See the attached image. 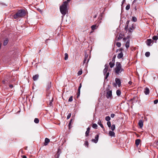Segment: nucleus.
Returning a JSON list of instances; mask_svg holds the SVG:
<instances>
[{"label":"nucleus","instance_id":"f257e3e1","mask_svg":"<svg viewBox=\"0 0 158 158\" xmlns=\"http://www.w3.org/2000/svg\"><path fill=\"white\" fill-rule=\"evenodd\" d=\"M27 12V11L25 10H19L13 15V17L14 19H16L18 18L23 17L26 15Z\"/></svg>","mask_w":158,"mask_h":158},{"label":"nucleus","instance_id":"f03ea898","mask_svg":"<svg viewBox=\"0 0 158 158\" xmlns=\"http://www.w3.org/2000/svg\"><path fill=\"white\" fill-rule=\"evenodd\" d=\"M60 11L63 15V16H64L66 14L67 11V1H64L60 7Z\"/></svg>","mask_w":158,"mask_h":158},{"label":"nucleus","instance_id":"7ed1b4c3","mask_svg":"<svg viewBox=\"0 0 158 158\" xmlns=\"http://www.w3.org/2000/svg\"><path fill=\"white\" fill-rule=\"evenodd\" d=\"M124 70L122 68L121 63L119 62H117L116 67L114 69V72L117 75H119L122 72H124Z\"/></svg>","mask_w":158,"mask_h":158},{"label":"nucleus","instance_id":"20e7f679","mask_svg":"<svg viewBox=\"0 0 158 158\" xmlns=\"http://www.w3.org/2000/svg\"><path fill=\"white\" fill-rule=\"evenodd\" d=\"M110 85H108V87L106 88V97L107 98H112V90H110Z\"/></svg>","mask_w":158,"mask_h":158},{"label":"nucleus","instance_id":"39448f33","mask_svg":"<svg viewBox=\"0 0 158 158\" xmlns=\"http://www.w3.org/2000/svg\"><path fill=\"white\" fill-rule=\"evenodd\" d=\"M153 40L151 39H147L146 42V44L148 46H151L152 45L151 44L153 43Z\"/></svg>","mask_w":158,"mask_h":158},{"label":"nucleus","instance_id":"423d86ee","mask_svg":"<svg viewBox=\"0 0 158 158\" xmlns=\"http://www.w3.org/2000/svg\"><path fill=\"white\" fill-rule=\"evenodd\" d=\"M99 135L97 134L95 137V139H93L92 140V141L95 143H97L98 140Z\"/></svg>","mask_w":158,"mask_h":158},{"label":"nucleus","instance_id":"0eeeda50","mask_svg":"<svg viewBox=\"0 0 158 158\" xmlns=\"http://www.w3.org/2000/svg\"><path fill=\"white\" fill-rule=\"evenodd\" d=\"M115 81L117 84L118 87H120L121 86V82L120 79L118 78H116L115 79Z\"/></svg>","mask_w":158,"mask_h":158},{"label":"nucleus","instance_id":"6e6552de","mask_svg":"<svg viewBox=\"0 0 158 158\" xmlns=\"http://www.w3.org/2000/svg\"><path fill=\"white\" fill-rule=\"evenodd\" d=\"M81 86H82L81 84V83H80L79 84V86L78 88V92L77 94V98H78L80 96V89H81Z\"/></svg>","mask_w":158,"mask_h":158},{"label":"nucleus","instance_id":"1a4fd4ad","mask_svg":"<svg viewBox=\"0 0 158 158\" xmlns=\"http://www.w3.org/2000/svg\"><path fill=\"white\" fill-rule=\"evenodd\" d=\"M144 92L146 95L149 94V88L147 87L145 88L144 90Z\"/></svg>","mask_w":158,"mask_h":158},{"label":"nucleus","instance_id":"9d476101","mask_svg":"<svg viewBox=\"0 0 158 158\" xmlns=\"http://www.w3.org/2000/svg\"><path fill=\"white\" fill-rule=\"evenodd\" d=\"M98 124L103 129V130L104 131L105 130V128L103 124L102 123L100 119L98 120Z\"/></svg>","mask_w":158,"mask_h":158},{"label":"nucleus","instance_id":"9b49d317","mask_svg":"<svg viewBox=\"0 0 158 158\" xmlns=\"http://www.w3.org/2000/svg\"><path fill=\"white\" fill-rule=\"evenodd\" d=\"M109 135L111 137H115V133L113 131H110L109 132Z\"/></svg>","mask_w":158,"mask_h":158},{"label":"nucleus","instance_id":"f8f14e48","mask_svg":"<svg viewBox=\"0 0 158 158\" xmlns=\"http://www.w3.org/2000/svg\"><path fill=\"white\" fill-rule=\"evenodd\" d=\"M49 142L50 139L48 138H46L45 139L44 143V145H47Z\"/></svg>","mask_w":158,"mask_h":158},{"label":"nucleus","instance_id":"ddd939ff","mask_svg":"<svg viewBox=\"0 0 158 158\" xmlns=\"http://www.w3.org/2000/svg\"><path fill=\"white\" fill-rule=\"evenodd\" d=\"M138 124L140 128L143 127V122L142 120H139L138 122Z\"/></svg>","mask_w":158,"mask_h":158},{"label":"nucleus","instance_id":"4468645a","mask_svg":"<svg viewBox=\"0 0 158 158\" xmlns=\"http://www.w3.org/2000/svg\"><path fill=\"white\" fill-rule=\"evenodd\" d=\"M51 87V82H48L47 86V90H48Z\"/></svg>","mask_w":158,"mask_h":158},{"label":"nucleus","instance_id":"2eb2a0df","mask_svg":"<svg viewBox=\"0 0 158 158\" xmlns=\"http://www.w3.org/2000/svg\"><path fill=\"white\" fill-rule=\"evenodd\" d=\"M9 42V40L7 38L4 41L3 45L4 46H5Z\"/></svg>","mask_w":158,"mask_h":158},{"label":"nucleus","instance_id":"dca6fc26","mask_svg":"<svg viewBox=\"0 0 158 158\" xmlns=\"http://www.w3.org/2000/svg\"><path fill=\"white\" fill-rule=\"evenodd\" d=\"M123 56V54L122 52H121L119 53L117 56V58L118 59H120L122 58Z\"/></svg>","mask_w":158,"mask_h":158},{"label":"nucleus","instance_id":"f3484780","mask_svg":"<svg viewBox=\"0 0 158 158\" xmlns=\"http://www.w3.org/2000/svg\"><path fill=\"white\" fill-rule=\"evenodd\" d=\"M61 153V150L60 148H58L57 150V152L56 153V155H57V158H58L59 157L60 154Z\"/></svg>","mask_w":158,"mask_h":158},{"label":"nucleus","instance_id":"a211bd4d","mask_svg":"<svg viewBox=\"0 0 158 158\" xmlns=\"http://www.w3.org/2000/svg\"><path fill=\"white\" fill-rule=\"evenodd\" d=\"M141 141V140L139 139H137L135 141V144L137 146H138Z\"/></svg>","mask_w":158,"mask_h":158},{"label":"nucleus","instance_id":"6ab92c4d","mask_svg":"<svg viewBox=\"0 0 158 158\" xmlns=\"http://www.w3.org/2000/svg\"><path fill=\"white\" fill-rule=\"evenodd\" d=\"M110 67L111 68L114 67V62L113 61L110 62L109 63Z\"/></svg>","mask_w":158,"mask_h":158},{"label":"nucleus","instance_id":"aec40b11","mask_svg":"<svg viewBox=\"0 0 158 158\" xmlns=\"http://www.w3.org/2000/svg\"><path fill=\"white\" fill-rule=\"evenodd\" d=\"M39 76L38 74L35 75L33 76V79L34 81H36L38 78Z\"/></svg>","mask_w":158,"mask_h":158},{"label":"nucleus","instance_id":"412c9836","mask_svg":"<svg viewBox=\"0 0 158 158\" xmlns=\"http://www.w3.org/2000/svg\"><path fill=\"white\" fill-rule=\"evenodd\" d=\"M129 44H130V40H128L125 44V46L127 48H128L129 47Z\"/></svg>","mask_w":158,"mask_h":158},{"label":"nucleus","instance_id":"4be33fe9","mask_svg":"<svg viewBox=\"0 0 158 158\" xmlns=\"http://www.w3.org/2000/svg\"><path fill=\"white\" fill-rule=\"evenodd\" d=\"M123 35L120 34L119 35L118 37L117 38V39H116V40L117 41H119L121 39H122L123 38Z\"/></svg>","mask_w":158,"mask_h":158},{"label":"nucleus","instance_id":"5701e85b","mask_svg":"<svg viewBox=\"0 0 158 158\" xmlns=\"http://www.w3.org/2000/svg\"><path fill=\"white\" fill-rule=\"evenodd\" d=\"M121 91L119 89L116 91V94L118 96H119L121 95Z\"/></svg>","mask_w":158,"mask_h":158},{"label":"nucleus","instance_id":"b1692460","mask_svg":"<svg viewBox=\"0 0 158 158\" xmlns=\"http://www.w3.org/2000/svg\"><path fill=\"white\" fill-rule=\"evenodd\" d=\"M89 60V59H86V58H84V60H83V64H85L86 63V61H87L86 63L87 64Z\"/></svg>","mask_w":158,"mask_h":158},{"label":"nucleus","instance_id":"393cba45","mask_svg":"<svg viewBox=\"0 0 158 158\" xmlns=\"http://www.w3.org/2000/svg\"><path fill=\"white\" fill-rule=\"evenodd\" d=\"M109 74H110V73L109 72H107V73H106V74L105 75H104L105 76L104 79L105 80H106L107 79V78L109 76Z\"/></svg>","mask_w":158,"mask_h":158},{"label":"nucleus","instance_id":"a878e982","mask_svg":"<svg viewBox=\"0 0 158 158\" xmlns=\"http://www.w3.org/2000/svg\"><path fill=\"white\" fill-rule=\"evenodd\" d=\"M91 28L92 30H94L97 29V26L96 25H93L91 26Z\"/></svg>","mask_w":158,"mask_h":158},{"label":"nucleus","instance_id":"bb28decb","mask_svg":"<svg viewBox=\"0 0 158 158\" xmlns=\"http://www.w3.org/2000/svg\"><path fill=\"white\" fill-rule=\"evenodd\" d=\"M110 117L109 116H107L105 118V120L107 122L110 121Z\"/></svg>","mask_w":158,"mask_h":158},{"label":"nucleus","instance_id":"cd10ccee","mask_svg":"<svg viewBox=\"0 0 158 158\" xmlns=\"http://www.w3.org/2000/svg\"><path fill=\"white\" fill-rule=\"evenodd\" d=\"M110 127H111V129L112 131H114L115 128V124L112 125Z\"/></svg>","mask_w":158,"mask_h":158},{"label":"nucleus","instance_id":"c85d7f7f","mask_svg":"<svg viewBox=\"0 0 158 158\" xmlns=\"http://www.w3.org/2000/svg\"><path fill=\"white\" fill-rule=\"evenodd\" d=\"M68 58V55L67 53H65L64 54V60H67Z\"/></svg>","mask_w":158,"mask_h":158},{"label":"nucleus","instance_id":"c756f323","mask_svg":"<svg viewBox=\"0 0 158 158\" xmlns=\"http://www.w3.org/2000/svg\"><path fill=\"white\" fill-rule=\"evenodd\" d=\"M132 28L130 27L129 28L128 30L129 32H132L133 31V29H134V28L133 26H132Z\"/></svg>","mask_w":158,"mask_h":158},{"label":"nucleus","instance_id":"7c9ffc66","mask_svg":"<svg viewBox=\"0 0 158 158\" xmlns=\"http://www.w3.org/2000/svg\"><path fill=\"white\" fill-rule=\"evenodd\" d=\"M98 127L96 123H94L92 125V127L94 129H97Z\"/></svg>","mask_w":158,"mask_h":158},{"label":"nucleus","instance_id":"2f4dec72","mask_svg":"<svg viewBox=\"0 0 158 158\" xmlns=\"http://www.w3.org/2000/svg\"><path fill=\"white\" fill-rule=\"evenodd\" d=\"M34 122L36 123H38L39 122V120L38 118H35L34 120Z\"/></svg>","mask_w":158,"mask_h":158},{"label":"nucleus","instance_id":"473e14b6","mask_svg":"<svg viewBox=\"0 0 158 158\" xmlns=\"http://www.w3.org/2000/svg\"><path fill=\"white\" fill-rule=\"evenodd\" d=\"M132 20L134 22H136L137 21V19L135 17H133L132 18Z\"/></svg>","mask_w":158,"mask_h":158},{"label":"nucleus","instance_id":"72a5a7b5","mask_svg":"<svg viewBox=\"0 0 158 158\" xmlns=\"http://www.w3.org/2000/svg\"><path fill=\"white\" fill-rule=\"evenodd\" d=\"M150 55V53L149 52H146L145 53V56L146 57H149Z\"/></svg>","mask_w":158,"mask_h":158},{"label":"nucleus","instance_id":"f704fd0d","mask_svg":"<svg viewBox=\"0 0 158 158\" xmlns=\"http://www.w3.org/2000/svg\"><path fill=\"white\" fill-rule=\"evenodd\" d=\"M108 69H104L103 70V73L104 75H105L107 73V71Z\"/></svg>","mask_w":158,"mask_h":158},{"label":"nucleus","instance_id":"c9c22d12","mask_svg":"<svg viewBox=\"0 0 158 158\" xmlns=\"http://www.w3.org/2000/svg\"><path fill=\"white\" fill-rule=\"evenodd\" d=\"M152 39L154 40H156L158 39V37L156 35H154Z\"/></svg>","mask_w":158,"mask_h":158},{"label":"nucleus","instance_id":"e433bc0d","mask_svg":"<svg viewBox=\"0 0 158 158\" xmlns=\"http://www.w3.org/2000/svg\"><path fill=\"white\" fill-rule=\"evenodd\" d=\"M116 45L118 47H120L121 46V43L120 42H117L116 43Z\"/></svg>","mask_w":158,"mask_h":158},{"label":"nucleus","instance_id":"4c0bfd02","mask_svg":"<svg viewBox=\"0 0 158 158\" xmlns=\"http://www.w3.org/2000/svg\"><path fill=\"white\" fill-rule=\"evenodd\" d=\"M89 131H86L85 133V136L86 137H87L89 136Z\"/></svg>","mask_w":158,"mask_h":158},{"label":"nucleus","instance_id":"58836bf2","mask_svg":"<svg viewBox=\"0 0 158 158\" xmlns=\"http://www.w3.org/2000/svg\"><path fill=\"white\" fill-rule=\"evenodd\" d=\"M72 119H71L69 123V124H68V126L69 127V128H70V126H71V123L72 122Z\"/></svg>","mask_w":158,"mask_h":158},{"label":"nucleus","instance_id":"ea45409f","mask_svg":"<svg viewBox=\"0 0 158 158\" xmlns=\"http://www.w3.org/2000/svg\"><path fill=\"white\" fill-rule=\"evenodd\" d=\"M130 8V4H128L126 6V9L127 10H128Z\"/></svg>","mask_w":158,"mask_h":158},{"label":"nucleus","instance_id":"a19ab883","mask_svg":"<svg viewBox=\"0 0 158 158\" xmlns=\"http://www.w3.org/2000/svg\"><path fill=\"white\" fill-rule=\"evenodd\" d=\"M107 125L108 127H111V123L110 121H108L107 122Z\"/></svg>","mask_w":158,"mask_h":158},{"label":"nucleus","instance_id":"79ce46f5","mask_svg":"<svg viewBox=\"0 0 158 158\" xmlns=\"http://www.w3.org/2000/svg\"><path fill=\"white\" fill-rule=\"evenodd\" d=\"M85 145L87 147H88L89 146V143L87 141H85Z\"/></svg>","mask_w":158,"mask_h":158},{"label":"nucleus","instance_id":"37998d69","mask_svg":"<svg viewBox=\"0 0 158 158\" xmlns=\"http://www.w3.org/2000/svg\"><path fill=\"white\" fill-rule=\"evenodd\" d=\"M82 73V70H80L77 73L78 75H81Z\"/></svg>","mask_w":158,"mask_h":158},{"label":"nucleus","instance_id":"c03bdc74","mask_svg":"<svg viewBox=\"0 0 158 158\" xmlns=\"http://www.w3.org/2000/svg\"><path fill=\"white\" fill-rule=\"evenodd\" d=\"M88 54H87V53H85L84 58H86V59H89V58H88Z\"/></svg>","mask_w":158,"mask_h":158},{"label":"nucleus","instance_id":"a18cd8bd","mask_svg":"<svg viewBox=\"0 0 158 158\" xmlns=\"http://www.w3.org/2000/svg\"><path fill=\"white\" fill-rule=\"evenodd\" d=\"M73 101V96H71L69 99L68 101L69 102H72Z\"/></svg>","mask_w":158,"mask_h":158},{"label":"nucleus","instance_id":"49530a36","mask_svg":"<svg viewBox=\"0 0 158 158\" xmlns=\"http://www.w3.org/2000/svg\"><path fill=\"white\" fill-rule=\"evenodd\" d=\"M115 57H116V55H114L112 58V61L114 62Z\"/></svg>","mask_w":158,"mask_h":158},{"label":"nucleus","instance_id":"de8ad7c7","mask_svg":"<svg viewBox=\"0 0 158 158\" xmlns=\"http://www.w3.org/2000/svg\"><path fill=\"white\" fill-rule=\"evenodd\" d=\"M71 113H69L68 115H67V119H69L71 116Z\"/></svg>","mask_w":158,"mask_h":158},{"label":"nucleus","instance_id":"09e8293b","mask_svg":"<svg viewBox=\"0 0 158 158\" xmlns=\"http://www.w3.org/2000/svg\"><path fill=\"white\" fill-rule=\"evenodd\" d=\"M105 68L104 69H108V65L107 64H106L105 65Z\"/></svg>","mask_w":158,"mask_h":158},{"label":"nucleus","instance_id":"8fccbe9b","mask_svg":"<svg viewBox=\"0 0 158 158\" xmlns=\"http://www.w3.org/2000/svg\"><path fill=\"white\" fill-rule=\"evenodd\" d=\"M158 102V100L156 99L154 101V104H156Z\"/></svg>","mask_w":158,"mask_h":158},{"label":"nucleus","instance_id":"3c124183","mask_svg":"<svg viewBox=\"0 0 158 158\" xmlns=\"http://www.w3.org/2000/svg\"><path fill=\"white\" fill-rule=\"evenodd\" d=\"M115 115L114 114H112L110 115V117L112 118H114V117L115 116Z\"/></svg>","mask_w":158,"mask_h":158},{"label":"nucleus","instance_id":"603ef678","mask_svg":"<svg viewBox=\"0 0 158 158\" xmlns=\"http://www.w3.org/2000/svg\"><path fill=\"white\" fill-rule=\"evenodd\" d=\"M52 100L51 101H50L49 103V105L50 106H52Z\"/></svg>","mask_w":158,"mask_h":158},{"label":"nucleus","instance_id":"864d4df0","mask_svg":"<svg viewBox=\"0 0 158 158\" xmlns=\"http://www.w3.org/2000/svg\"><path fill=\"white\" fill-rule=\"evenodd\" d=\"M128 25L127 24L125 27V30H127L128 28Z\"/></svg>","mask_w":158,"mask_h":158},{"label":"nucleus","instance_id":"5fc2aeb1","mask_svg":"<svg viewBox=\"0 0 158 158\" xmlns=\"http://www.w3.org/2000/svg\"><path fill=\"white\" fill-rule=\"evenodd\" d=\"M90 129V128L89 127H88L87 128V130L86 131H89Z\"/></svg>","mask_w":158,"mask_h":158},{"label":"nucleus","instance_id":"6e6d98bb","mask_svg":"<svg viewBox=\"0 0 158 158\" xmlns=\"http://www.w3.org/2000/svg\"><path fill=\"white\" fill-rule=\"evenodd\" d=\"M128 83L129 85H131L132 83V82L131 81H129Z\"/></svg>","mask_w":158,"mask_h":158},{"label":"nucleus","instance_id":"4d7b16f0","mask_svg":"<svg viewBox=\"0 0 158 158\" xmlns=\"http://www.w3.org/2000/svg\"><path fill=\"white\" fill-rule=\"evenodd\" d=\"M9 87L10 88H12L13 87V85H9Z\"/></svg>","mask_w":158,"mask_h":158},{"label":"nucleus","instance_id":"13d9d810","mask_svg":"<svg viewBox=\"0 0 158 158\" xmlns=\"http://www.w3.org/2000/svg\"><path fill=\"white\" fill-rule=\"evenodd\" d=\"M123 50V49L122 48H121L119 49V51H120L121 52H122V51Z\"/></svg>","mask_w":158,"mask_h":158},{"label":"nucleus","instance_id":"bf43d9fd","mask_svg":"<svg viewBox=\"0 0 158 158\" xmlns=\"http://www.w3.org/2000/svg\"><path fill=\"white\" fill-rule=\"evenodd\" d=\"M123 40L124 41H126L127 40V38H123Z\"/></svg>","mask_w":158,"mask_h":158},{"label":"nucleus","instance_id":"052dcab7","mask_svg":"<svg viewBox=\"0 0 158 158\" xmlns=\"http://www.w3.org/2000/svg\"><path fill=\"white\" fill-rule=\"evenodd\" d=\"M38 10H39V11L41 13H42V11L41 10H40V9H38Z\"/></svg>","mask_w":158,"mask_h":158},{"label":"nucleus","instance_id":"680f3d73","mask_svg":"<svg viewBox=\"0 0 158 158\" xmlns=\"http://www.w3.org/2000/svg\"><path fill=\"white\" fill-rule=\"evenodd\" d=\"M125 2H123V1H122V4H121V6H122L123 5L124 3Z\"/></svg>","mask_w":158,"mask_h":158},{"label":"nucleus","instance_id":"e2e57ef3","mask_svg":"<svg viewBox=\"0 0 158 158\" xmlns=\"http://www.w3.org/2000/svg\"><path fill=\"white\" fill-rule=\"evenodd\" d=\"M125 2H123V1H122V4H121V6H122L123 5L124 3Z\"/></svg>","mask_w":158,"mask_h":158},{"label":"nucleus","instance_id":"0e129e2a","mask_svg":"<svg viewBox=\"0 0 158 158\" xmlns=\"http://www.w3.org/2000/svg\"><path fill=\"white\" fill-rule=\"evenodd\" d=\"M22 158H27L26 156H23Z\"/></svg>","mask_w":158,"mask_h":158},{"label":"nucleus","instance_id":"69168bd1","mask_svg":"<svg viewBox=\"0 0 158 158\" xmlns=\"http://www.w3.org/2000/svg\"><path fill=\"white\" fill-rule=\"evenodd\" d=\"M0 5H5L6 6V5L5 4H3L2 3H0Z\"/></svg>","mask_w":158,"mask_h":158},{"label":"nucleus","instance_id":"338daca9","mask_svg":"<svg viewBox=\"0 0 158 158\" xmlns=\"http://www.w3.org/2000/svg\"><path fill=\"white\" fill-rule=\"evenodd\" d=\"M129 21H127V22H126V24H128V23H129Z\"/></svg>","mask_w":158,"mask_h":158},{"label":"nucleus","instance_id":"774afa93","mask_svg":"<svg viewBox=\"0 0 158 158\" xmlns=\"http://www.w3.org/2000/svg\"><path fill=\"white\" fill-rule=\"evenodd\" d=\"M71 0H67V4Z\"/></svg>","mask_w":158,"mask_h":158}]
</instances>
